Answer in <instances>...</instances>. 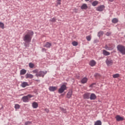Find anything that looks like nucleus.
Returning <instances> with one entry per match:
<instances>
[{
    "label": "nucleus",
    "mask_w": 125,
    "mask_h": 125,
    "mask_svg": "<svg viewBox=\"0 0 125 125\" xmlns=\"http://www.w3.org/2000/svg\"><path fill=\"white\" fill-rule=\"evenodd\" d=\"M34 35V32L33 31H30L27 33L23 37V41L25 43H29L32 41V38H33V35Z\"/></svg>",
    "instance_id": "f257e3e1"
},
{
    "label": "nucleus",
    "mask_w": 125,
    "mask_h": 125,
    "mask_svg": "<svg viewBox=\"0 0 125 125\" xmlns=\"http://www.w3.org/2000/svg\"><path fill=\"white\" fill-rule=\"evenodd\" d=\"M117 49L123 54V55H125V47L122 45H118L117 46Z\"/></svg>",
    "instance_id": "f03ea898"
},
{
    "label": "nucleus",
    "mask_w": 125,
    "mask_h": 125,
    "mask_svg": "<svg viewBox=\"0 0 125 125\" xmlns=\"http://www.w3.org/2000/svg\"><path fill=\"white\" fill-rule=\"evenodd\" d=\"M47 73V71L46 70L40 71L36 73V77H42V78H43Z\"/></svg>",
    "instance_id": "7ed1b4c3"
},
{
    "label": "nucleus",
    "mask_w": 125,
    "mask_h": 125,
    "mask_svg": "<svg viewBox=\"0 0 125 125\" xmlns=\"http://www.w3.org/2000/svg\"><path fill=\"white\" fill-rule=\"evenodd\" d=\"M31 97H33V96L32 95H28L27 96H23L22 98V100L23 102H29L30 100H31Z\"/></svg>",
    "instance_id": "20e7f679"
},
{
    "label": "nucleus",
    "mask_w": 125,
    "mask_h": 125,
    "mask_svg": "<svg viewBox=\"0 0 125 125\" xmlns=\"http://www.w3.org/2000/svg\"><path fill=\"white\" fill-rule=\"evenodd\" d=\"M66 89H67V86H66V85L62 84L59 89L58 92L59 93H63Z\"/></svg>",
    "instance_id": "39448f33"
},
{
    "label": "nucleus",
    "mask_w": 125,
    "mask_h": 125,
    "mask_svg": "<svg viewBox=\"0 0 125 125\" xmlns=\"http://www.w3.org/2000/svg\"><path fill=\"white\" fill-rule=\"evenodd\" d=\"M115 48V45L113 44L106 45L104 46L105 49H106V50H113L114 48Z\"/></svg>",
    "instance_id": "423d86ee"
},
{
    "label": "nucleus",
    "mask_w": 125,
    "mask_h": 125,
    "mask_svg": "<svg viewBox=\"0 0 125 125\" xmlns=\"http://www.w3.org/2000/svg\"><path fill=\"white\" fill-rule=\"evenodd\" d=\"M105 63L108 66H112L114 62L112 60V59L110 58H107L105 61Z\"/></svg>",
    "instance_id": "0eeeda50"
},
{
    "label": "nucleus",
    "mask_w": 125,
    "mask_h": 125,
    "mask_svg": "<svg viewBox=\"0 0 125 125\" xmlns=\"http://www.w3.org/2000/svg\"><path fill=\"white\" fill-rule=\"evenodd\" d=\"M105 8L104 5H102L96 8L97 11H103V10Z\"/></svg>",
    "instance_id": "6e6552de"
},
{
    "label": "nucleus",
    "mask_w": 125,
    "mask_h": 125,
    "mask_svg": "<svg viewBox=\"0 0 125 125\" xmlns=\"http://www.w3.org/2000/svg\"><path fill=\"white\" fill-rule=\"evenodd\" d=\"M115 119L117 122H121L122 121H124V117H121L120 115H117L115 117Z\"/></svg>",
    "instance_id": "1a4fd4ad"
},
{
    "label": "nucleus",
    "mask_w": 125,
    "mask_h": 125,
    "mask_svg": "<svg viewBox=\"0 0 125 125\" xmlns=\"http://www.w3.org/2000/svg\"><path fill=\"white\" fill-rule=\"evenodd\" d=\"M51 45L52 44L49 42H46L43 45L44 47H46V48H50L51 47Z\"/></svg>",
    "instance_id": "9d476101"
},
{
    "label": "nucleus",
    "mask_w": 125,
    "mask_h": 125,
    "mask_svg": "<svg viewBox=\"0 0 125 125\" xmlns=\"http://www.w3.org/2000/svg\"><path fill=\"white\" fill-rule=\"evenodd\" d=\"M90 97V93H85L83 95V98L84 99H89Z\"/></svg>",
    "instance_id": "9b49d317"
},
{
    "label": "nucleus",
    "mask_w": 125,
    "mask_h": 125,
    "mask_svg": "<svg viewBox=\"0 0 125 125\" xmlns=\"http://www.w3.org/2000/svg\"><path fill=\"white\" fill-rule=\"evenodd\" d=\"M96 98H97V97H96V95H95V94L92 93V94H90V100H95V99H96Z\"/></svg>",
    "instance_id": "f8f14e48"
},
{
    "label": "nucleus",
    "mask_w": 125,
    "mask_h": 125,
    "mask_svg": "<svg viewBox=\"0 0 125 125\" xmlns=\"http://www.w3.org/2000/svg\"><path fill=\"white\" fill-rule=\"evenodd\" d=\"M81 9L82 10H86L87 8H88V6H87V4L85 3H83L81 7Z\"/></svg>",
    "instance_id": "ddd939ff"
},
{
    "label": "nucleus",
    "mask_w": 125,
    "mask_h": 125,
    "mask_svg": "<svg viewBox=\"0 0 125 125\" xmlns=\"http://www.w3.org/2000/svg\"><path fill=\"white\" fill-rule=\"evenodd\" d=\"M57 88H58L57 86H50L49 87V90L50 91L53 92V91H55V90H57Z\"/></svg>",
    "instance_id": "4468645a"
},
{
    "label": "nucleus",
    "mask_w": 125,
    "mask_h": 125,
    "mask_svg": "<svg viewBox=\"0 0 125 125\" xmlns=\"http://www.w3.org/2000/svg\"><path fill=\"white\" fill-rule=\"evenodd\" d=\"M89 65L91 67H93V66H95V65H96V62L94 60H91L89 62Z\"/></svg>",
    "instance_id": "2eb2a0df"
},
{
    "label": "nucleus",
    "mask_w": 125,
    "mask_h": 125,
    "mask_svg": "<svg viewBox=\"0 0 125 125\" xmlns=\"http://www.w3.org/2000/svg\"><path fill=\"white\" fill-rule=\"evenodd\" d=\"M21 87H26V86H29V83H28L27 82H22L21 85Z\"/></svg>",
    "instance_id": "dca6fc26"
},
{
    "label": "nucleus",
    "mask_w": 125,
    "mask_h": 125,
    "mask_svg": "<svg viewBox=\"0 0 125 125\" xmlns=\"http://www.w3.org/2000/svg\"><path fill=\"white\" fill-rule=\"evenodd\" d=\"M26 79H33L34 78V75L30 74H26L25 75Z\"/></svg>",
    "instance_id": "f3484780"
},
{
    "label": "nucleus",
    "mask_w": 125,
    "mask_h": 125,
    "mask_svg": "<svg viewBox=\"0 0 125 125\" xmlns=\"http://www.w3.org/2000/svg\"><path fill=\"white\" fill-rule=\"evenodd\" d=\"M103 54L105 56H108V55H110V52L106 51V50H103Z\"/></svg>",
    "instance_id": "a211bd4d"
},
{
    "label": "nucleus",
    "mask_w": 125,
    "mask_h": 125,
    "mask_svg": "<svg viewBox=\"0 0 125 125\" xmlns=\"http://www.w3.org/2000/svg\"><path fill=\"white\" fill-rule=\"evenodd\" d=\"M72 94H73V92L72 91V90L69 91V92L67 94V98H71V97H72Z\"/></svg>",
    "instance_id": "6ab92c4d"
},
{
    "label": "nucleus",
    "mask_w": 125,
    "mask_h": 125,
    "mask_svg": "<svg viewBox=\"0 0 125 125\" xmlns=\"http://www.w3.org/2000/svg\"><path fill=\"white\" fill-rule=\"evenodd\" d=\"M87 78L84 77L81 80V83H86L87 82Z\"/></svg>",
    "instance_id": "aec40b11"
},
{
    "label": "nucleus",
    "mask_w": 125,
    "mask_h": 125,
    "mask_svg": "<svg viewBox=\"0 0 125 125\" xmlns=\"http://www.w3.org/2000/svg\"><path fill=\"white\" fill-rule=\"evenodd\" d=\"M27 73V70L25 69H21L20 71V75H25Z\"/></svg>",
    "instance_id": "412c9836"
},
{
    "label": "nucleus",
    "mask_w": 125,
    "mask_h": 125,
    "mask_svg": "<svg viewBox=\"0 0 125 125\" xmlns=\"http://www.w3.org/2000/svg\"><path fill=\"white\" fill-rule=\"evenodd\" d=\"M99 3L98 1L97 0H95L92 3V5L93 6H96V5H97Z\"/></svg>",
    "instance_id": "4be33fe9"
},
{
    "label": "nucleus",
    "mask_w": 125,
    "mask_h": 125,
    "mask_svg": "<svg viewBox=\"0 0 125 125\" xmlns=\"http://www.w3.org/2000/svg\"><path fill=\"white\" fill-rule=\"evenodd\" d=\"M32 106L33 108H34L35 109L38 108V103L34 102L32 104Z\"/></svg>",
    "instance_id": "5701e85b"
},
{
    "label": "nucleus",
    "mask_w": 125,
    "mask_h": 125,
    "mask_svg": "<svg viewBox=\"0 0 125 125\" xmlns=\"http://www.w3.org/2000/svg\"><path fill=\"white\" fill-rule=\"evenodd\" d=\"M112 77L114 79H117V78H120V74L119 73H116L114 74Z\"/></svg>",
    "instance_id": "b1692460"
},
{
    "label": "nucleus",
    "mask_w": 125,
    "mask_h": 125,
    "mask_svg": "<svg viewBox=\"0 0 125 125\" xmlns=\"http://www.w3.org/2000/svg\"><path fill=\"white\" fill-rule=\"evenodd\" d=\"M112 23H114V24H116V23H118L119 22V20L118 19L114 18L112 21Z\"/></svg>",
    "instance_id": "393cba45"
},
{
    "label": "nucleus",
    "mask_w": 125,
    "mask_h": 125,
    "mask_svg": "<svg viewBox=\"0 0 125 125\" xmlns=\"http://www.w3.org/2000/svg\"><path fill=\"white\" fill-rule=\"evenodd\" d=\"M102 125V123L101 122V121L99 120L96 121L95 123V125Z\"/></svg>",
    "instance_id": "a878e982"
},
{
    "label": "nucleus",
    "mask_w": 125,
    "mask_h": 125,
    "mask_svg": "<svg viewBox=\"0 0 125 125\" xmlns=\"http://www.w3.org/2000/svg\"><path fill=\"white\" fill-rule=\"evenodd\" d=\"M103 35H104V32L103 31H100L98 34V36L101 37Z\"/></svg>",
    "instance_id": "bb28decb"
},
{
    "label": "nucleus",
    "mask_w": 125,
    "mask_h": 125,
    "mask_svg": "<svg viewBox=\"0 0 125 125\" xmlns=\"http://www.w3.org/2000/svg\"><path fill=\"white\" fill-rule=\"evenodd\" d=\"M29 66L32 69L35 67V64L32 62H30L29 63Z\"/></svg>",
    "instance_id": "cd10ccee"
},
{
    "label": "nucleus",
    "mask_w": 125,
    "mask_h": 125,
    "mask_svg": "<svg viewBox=\"0 0 125 125\" xmlns=\"http://www.w3.org/2000/svg\"><path fill=\"white\" fill-rule=\"evenodd\" d=\"M0 27L1 28V29H4V23L0 22Z\"/></svg>",
    "instance_id": "c85d7f7f"
},
{
    "label": "nucleus",
    "mask_w": 125,
    "mask_h": 125,
    "mask_svg": "<svg viewBox=\"0 0 125 125\" xmlns=\"http://www.w3.org/2000/svg\"><path fill=\"white\" fill-rule=\"evenodd\" d=\"M86 39L87 41H88V42H90V41H91V36H86Z\"/></svg>",
    "instance_id": "c756f323"
},
{
    "label": "nucleus",
    "mask_w": 125,
    "mask_h": 125,
    "mask_svg": "<svg viewBox=\"0 0 125 125\" xmlns=\"http://www.w3.org/2000/svg\"><path fill=\"white\" fill-rule=\"evenodd\" d=\"M60 4H61V0H57L56 6H58V5H60Z\"/></svg>",
    "instance_id": "7c9ffc66"
},
{
    "label": "nucleus",
    "mask_w": 125,
    "mask_h": 125,
    "mask_svg": "<svg viewBox=\"0 0 125 125\" xmlns=\"http://www.w3.org/2000/svg\"><path fill=\"white\" fill-rule=\"evenodd\" d=\"M15 109H20V105L19 104H16L15 105Z\"/></svg>",
    "instance_id": "2f4dec72"
},
{
    "label": "nucleus",
    "mask_w": 125,
    "mask_h": 125,
    "mask_svg": "<svg viewBox=\"0 0 125 125\" xmlns=\"http://www.w3.org/2000/svg\"><path fill=\"white\" fill-rule=\"evenodd\" d=\"M50 21L51 22H52V23H54V22H56V19L53 18V19H52L51 20H50Z\"/></svg>",
    "instance_id": "473e14b6"
},
{
    "label": "nucleus",
    "mask_w": 125,
    "mask_h": 125,
    "mask_svg": "<svg viewBox=\"0 0 125 125\" xmlns=\"http://www.w3.org/2000/svg\"><path fill=\"white\" fill-rule=\"evenodd\" d=\"M72 44L73 46H77V45H78V43L76 42H72Z\"/></svg>",
    "instance_id": "72a5a7b5"
},
{
    "label": "nucleus",
    "mask_w": 125,
    "mask_h": 125,
    "mask_svg": "<svg viewBox=\"0 0 125 125\" xmlns=\"http://www.w3.org/2000/svg\"><path fill=\"white\" fill-rule=\"evenodd\" d=\"M24 124L25 125H31V124H32V122H31L30 121H27V122H25Z\"/></svg>",
    "instance_id": "f704fd0d"
},
{
    "label": "nucleus",
    "mask_w": 125,
    "mask_h": 125,
    "mask_svg": "<svg viewBox=\"0 0 125 125\" xmlns=\"http://www.w3.org/2000/svg\"><path fill=\"white\" fill-rule=\"evenodd\" d=\"M95 76V77L97 78L100 77V74H99L98 73L96 74Z\"/></svg>",
    "instance_id": "c9c22d12"
},
{
    "label": "nucleus",
    "mask_w": 125,
    "mask_h": 125,
    "mask_svg": "<svg viewBox=\"0 0 125 125\" xmlns=\"http://www.w3.org/2000/svg\"><path fill=\"white\" fill-rule=\"evenodd\" d=\"M111 32H107L106 33V35H107V36H111Z\"/></svg>",
    "instance_id": "e433bc0d"
},
{
    "label": "nucleus",
    "mask_w": 125,
    "mask_h": 125,
    "mask_svg": "<svg viewBox=\"0 0 125 125\" xmlns=\"http://www.w3.org/2000/svg\"><path fill=\"white\" fill-rule=\"evenodd\" d=\"M42 51L43 52L44 51H46V49L44 48H42Z\"/></svg>",
    "instance_id": "4c0bfd02"
},
{
    "label": "nucleus",
    "mask_w": 125,
    "mask_h": 125,
    "mask_svg": "<svg viewBox=\"0 0 125 125\" xmlns=\"http://www.w3.org/2000/svg\"><path fill=\"white\" fill-rule=\"evenodd\" d=\"M94 84H95V83H93L92 84H91L90 85V87H93V85H94Z\"/></svg>",
    "instance_id": "58836bf2"
},
{
    "label": "nucleus",
    "mask_w": 125,
    "mask_h": 125,
    "mask_svg": "<svg viewBox=\"0 0 125 125\" xmlns=\"http://www.w3.org/2000/svg\"><path fill=\"white\" fill-rule=\"evenodd\" d=\"M33 73H38V70H37V69L34 70L33 71Z\"/></svg>",
    "instance_id": "ea45409f"
},
{
    "label": "nucleus",
    "mask_w": 125,
    "mask_h": 125,
    "mask_svg": "<svg viewBox=\"0 0 125 125\" xmlns=\"http://www.w3.org/2000/svg\"><path fill=\"white\" fill-rule=\"evenodd\" d=\"M74 11H75V12H76V13H77V12H78V9H74Z\"/></svg>",
    "instance_id": "a19ab883"
},
{
    "label": "nucleus",
    "mask_w": 125,
    "mask_h": 125,
    "mask_svg": "<svg viewBox=\"0 0 125 125\" xmlns=\"http://www.w3.org/2000/svg\"><path fill=\"white\" fill-rule=\"evenodd\" d=\"M109 1H110V2H113V1H114V0H108Z\"/></svg>",
    "instance_id": "79ce46f5"
},
{
    "label": "nucleus",
    "mask_w": 125,
    "mask_h": 125,
    "mask_svg": "<svg viewBox=\"0 0 125 125\" xmlns=\"http://www.w3.org/2000/svg\"><path fill=\"white\" fill-rule=\"evenodd\" d=\"M65 111H66V110H63V113H65Z\"/></svg>",
    "instance_id": "37998d69"
},
{
    "label": "nucleus",
    "mask_w": 125,
    "mask_h": 125,
    "mask_svg": "<svg viewBox=\"0 0 125 125\" xmlns=\"http://www.w3.org/2000/svg\"><path fill=\"white\" fill-rule=\"evenodd\" d=\"M86 1H89V0H85Z\"/></svg>",
    "instance_id": "c03bdc74"
}]
</instances>
